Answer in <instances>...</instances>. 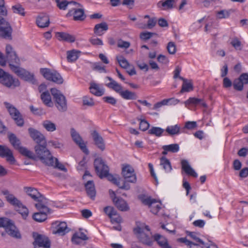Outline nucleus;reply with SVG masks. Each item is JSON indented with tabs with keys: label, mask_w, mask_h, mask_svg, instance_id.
Masks as SVG:
<instances>
[{
	"label": "nucleus",
	"mask_w": 248,
	"mask_h": 248,
	"mask_svg": "<svg viewBox=\"0 0 248 248\" xmlns=\"http://www.w3.org/2000/svg\"><path fill=\"white\" fill-rule=\"evenodd\" d=\"M56 36L59 40L62 41L73 43L76 40L74 35L64 32H57L56 33Z\"/></svg>",
	"instance_id": "nucleus-28"
},
{
	"label": "nucleus",
	"mask_w": 248,
	"mask_h": 248,
	"mask_svg": "<svg viewBox=\"0 0 248 248\" xmlns=\"http://www.w3.org/2000/svg\"><path fill=\"white\" fill-rule=\"evenodd\" d=\"M112 201L117 208L122 211H126L129 209L126 202L122 198L115 197L112 199Z\"/></svg>",
	"instance_id": "nucleus-24"
},
{
	"label": "nucleus",
	"mask_w": 248,
	"mask_h": 248,
	"mask_svg": "<svg viewBox=\"0 0 248 248\" xmlns=\"http://www.w3.org/2000/svg\"><path fill=\"white\" fill-rule=\"evenodd\" d=\"M49 166L53 167L55 168H58L60 170H63L64 171H66L67 169L63 165L61 164L59 162L58 159L57 158L54 157V165H49Z\"/></svg>",
	"instance_id": "nucleus-59"
},
{
	"label": "nucleus",
	"mask_w": 248,
	"mask_h": 248,
	"mask_svg": "<svg viewBox=\"0 0 248 248\" xmlns=\"http://www.w3.org/2000/svg\"><path fill=\"white\" fill-rule=\"evenodd\" d=\"M138 120L140 121L139 128L141 130L145 131L149 128L150 124L147 121L144 119L141 120L139 118H138Z\"/></svg>",
	"instance_id": "nucleus-54"
},
{
	"label": "nucleus",
	"mask_w": 248,
	"mask_h": 248,
	"mask_svg": "<svg viewBox=\"0 0 248 248\" xmlns=\"http://www.w3.org/2000/svg\"><path fill=\"white\" fill-rule=\"evenodd\" d=\"M153 237L154 240L156 241L157 244L161 248H172L169 245L168 240L166 237L159 234H155Z\"/></svg>",
	"instance_id": "nucleus-26"
},
{
	"label": "nucleus",
	"mask_w": 248,
	"mask_h": 248,
	"mask_svg": "<svg viewBox=\"0 0 248 248\" xmlns=\"http://www.w3.org/2000/svg\"><path fill=\"white\" fill-rule=\"evenodd\" d=\"M106 173L107 174L104 175V177H106L108 181L112 182L113 184L116 185L117 186H119V182L118 180L116 178H115L113 175L109 174V171H108V172Z\"/></svg>",
	"instance_id": "nucleus-63"
},
{
	"label": "nucleus",
	"mask_w": 248,
	"mask_h": 248,
	"mask_svg": "<svg viewBox=\"0 0 248 248\" xmlns=\"http://www.w3.org/2000/svg\"><path fill=\"white\" fill-rule=\"evenodd\" d=\"M83 105L88 107H93L94 105V102L93 98L85 96L83 97Z\"/></svg>",
	"instance_id": "nucleus-58"
},
{
	"label": "nucleus",
	"mask_w": 248,
	"mask_h": 248,
	"mask_svg": "<svg viewBox=\"0 0 248 248\" xmlns=\"http://www.w3.org/2000/svg\"><path fill=\"white\" fill-rule=\"evenodd\" d=\"M30 109L34 115H36L41 116L46 113L45 111L42 108H35L32 105L30 106Z\"/></svg>",
	"instance_id": "nucleus-50"
},
{
	"label": "nucleus",
	"mask_w": 248,
	"mask_h": 248,
	"mask_svg": "<svg viewBox=\"0 0 248 248\" xmlns=\"http://www.w3.org/2000/svg\"><path fill=\"white\" fill-rule=\"evenodd\" d=\"M45 206L47 210H46L45 207H40L36 208L40 211L39 212L35 213L32 215V218L37 222H42L45 221L47 218V214L50 213V209L47 207L48 203L45 204Z\"/></svg>",
	"instance_id": "nucleus-17"
},
{
	"label": "nucleus",
	"mask_w": 248,
	"mask_h": 248,
	"mask_svg": "<svg viewBox=\"0 0 248 248\" xmlns=\"http://www.w3.org/2000/svg\"><path fill=\"white\" fill-rule=\"evenodd\" d=\"M94 166L97 175L101 179L104 178V175L109 171L108 166L101 158H97L94 160Z\"/></svg>",
	"instance_id": "nucleus-12"
},
{
	"label": "nucleus",
	"mask_w": 248,
	"mask_h": 248,
	"mask_svg": "<svg viewBox=\"0 0 248 248\" xmlns=\"http://www.w3.org/2000/svg\"><path fill=\"white\" fill-rule=\"evenodd\" d=\"M6 60L9 63V67L11 70L12 65H18L20 64V59L13 48L10 45L6 46Z\"/></svg>",
	"instance_id": "nucleus-11"
},
{
	"label": "nucleus",
	"mask_w": 248,
	"mask_h": 248,
	"mask_svg": "<svg viewBox=\"0 0 248 248\" xmlns=\"http://www.w3.org/2000/svg\"><path fill=\"white\" fill-rule=\"evenodd\" d=\"M9 141L14 148L18 150L22 147L20 140L13 133H10L8 136Z\"/></svg>",
	"instance_id": "nucleus-33"
},
{
	"label": "nucleus",
	"mask_w": 248,
	"mask_h": 248,
	"mask_svg": "<svg viewBox=\"0 0 248 248\" xmlns=\"http://www.w3.org/2000/svg\"><path fill=\"white\" fill-rule=\"evenodd\" d=\"M165 130L168 135L170 136L176 135L180 132V126L178 124L168 126Z\"/></svg>",
	"instance_id": "nucleus-39"
},
{
	"label": "nucleus",
	"mask_w": 248,
	"mask_h": 248,
	"mask_svg": "<svg viewBox=\"0 0 248 248\" xmlns=\"http://www.w3.org/2000/svg\"><path fill=\"white\" fill-rule=\"evenodd\" d=\"M36 23L40 28H45L48 26L49 24V18L45 14H41L37 18Z\"/></svg>",
	"instance_id": "nucleus-30"
},
{
	"label": "nucleus",
	"mask_w": 248,
	"mask_h": 248,
	"mask_svg": "<svg viewBox=\"0 0 248 248\" xmlns=\"http://www.w3.org/2000/svg\"><path fill=\"white\" fill-rule=\"evenodd\" d=\"M24 190L33 201L37 202L35 204L36 208L45 207V209L47 210L45 205L48 203V200L44 197L36 188L26 186L24 187Z\"/></svg>",
	"instance_id": "nucleus-3"
},
{
	"label": "nucleus",
	"mask_w": 248,
	"mask_h": 248,
	"mask_svg": "<svg viewBox=\"0 0 248 248\" xmlns=\"http://www.w3.org/2000/svg\"><path fill=\"white\" fill-rule=\"evenodd\" d=\"M160 165L163 167L164 170L167 172H170L172 170L170 160L165 156H162L160 158Z\"/></svg>",
	"instance_id": "nucleus-42"
},
{
	"label": "nucleus",
	"mask_w": 248,
	"mask_h": 248,
	"mask_svg": "<svg viewBox=\"0 0 248 248\" xmlns=\"http://www.w3.org/2000/svg\"><path fill=\"white\" fill-rule=\"evenodd\" d=\"M164 130L159 127H152L148 130V134L159 137L162 135Z\"/></svg>",
	"instance_id": "nucleus-47"
},
{
	"label": "nucleus",
	"mask_w": 248,
	"mask_h": 248,
	"mask_svg": "<svg viewBox=\"0 0 248 248\" xmlns=\"http://www.w3.org/2000/svg\"><path fill=\"white\" fill-rule=\"evenodd\" d=\"M231 44L236 49L241 50V43L237 38H234L231 42Z\"/></svg>",
	"instance_id": "nucleus-62"
},
{
	"label": "nucleus",
	"mask_w": 248,
	"mask_h": 248,
	"mask_svg": "<svg viewBox=\"0 0 248 248\" xmlns=\"http://www.w3.org/2000/svg\"><path fill=\"white\" fill-rule=\"evenodd\" d=\"M47 143L36 144L34 146V151L39 159L46 165H54L53 157L47 148Z\"/></svg>",
	"instance_id": "nucleus-1"
},
{
	"label": "nucleus",
	"mask_w": 248,
	"mask_h": 248,
	"mask_svg": "<svg viewBox=\"0 0 248 248\" xmlns=\"http://www.w3.org/2000/svg\"><path fill=\"white\" fill-rule=\"evenodd\" d=\"M0 83L4 87L14 89L20 85L18 79L14 78L9 73L0 68Z\"/></svg>",
	"instance_id": "nucleus-4"
},
{
	"label": "nucleus",
	"mask_w": 248,
	"mask_h": 248,
	"mask_svg": "<svg viewBox=\"0 0 248 248\" xmlns=\"http://www.w3.org/2000/svg\"><path fill=\"white\" fill-rule=\"evenodd\" d=\"M12 10L14 13L18 14L21 16H25L24 9L20 4H16L12 6Z\"/></svg>",
	"instance_id": "nucleus-52"
},
{
	"label": "nucleus",
	"mask_w": 248,
	"mask_h": 248,
	"mask_svg": "<svg viewBox=\"0 0 248 248\" xmlns=\"http://www.w3.org/2000/svg\"><path fill=\"white\" fill-rule=\"evenodd\" d=\"M11 70L21 78L27 81L35 84L36 80L34 78L33 74L26 71L25 69L20 67L18 65H12Z\"/></svg>",
	"instance_id": "nucleus-9"
},
{
	"label": "nucleus",
	"mask_w": 248,
	"mask_h": 248,
	"mask_svg": "<svg viewBox=\"0 0 248 248\" xmlns=\"http://www.w3.org/2000/svg\"><path fill=\"white\" fill-rule=\"evenodd\" d=\"M41 99L43 103L48 107H52L53 106L51 97L48 91H45L41 94Z\"/></svg>",
	"instance_id": "nucleus-34"
},
{
	"label": "nucleus",
	"mask_w": 248,
	"mask_h": 248,
	"mask_svg": "<svg viewBox=\"0 0 248 248\" xmlns=\"http://www.w3.org/2000/svg\"><path fill=\"white\" fill-rule=\"evenodd\" d=\"M0 227L4 228L6 232L12 237L16 238L21 237V235L13 222L7 218H0Z\"/></svg>",
	"instance_id": "nucleus-5"
},
{
	"label": "nucleus",
	"mask_w": 248,
	"mask_h": 248,
	"mask_svg": "<svg viewBox=\"0 0 248 248\" xmlns=\"http://www.w3.org/2000/svg\"><path fill=\"white\" fill-rule=\"evenodd\" d=\"M120 95L123 98L126 100H135L138 98L136 93L128 90L122 91Z\"/></svg>",
	"instance_id": "nucleus-36"
},
{
	"label": "nucleus",
	"mask_w": 248,
	"mask_h": 248,
	"mask_svg": "<svg viewBox=\"0 0 248 248\" xmlns=\"http://www.w3.org/2000/svg\"><path fill=\"white\" fill-rule=\"evenodd\" d=\"M107 86L115 91L116 93H118L119 94H121L123 91L122 86L118 83L116 81H113L112 82H109L107 84Z\"/></svg>",
	"instance_id": "nucleus-45"
},
{
	"label": "nucleus",
	"mask_w": 248,
	"mask_h": 248,
	"mask_svg": "<svg viewBox=\"0 0 248 248\" xmlns=\"http://www.w3.org/2000/svg\"><path fill=\"white\" fill-rule=\"evenodd\" d=\"M1 193L5 196L6 201L16 208L22 205V202L13 194H11L9 190H3Z\"/></svg>",
	"instance_id": "nucleus-23"
},
{
	"label": "nucleus",
	"mask_w": 248,
	"mask_h": 248,
	"mask_svg": "<svg viewBox=\"0 0 248 248\" xmlns=\"http://www.w3.org/2000/svg\"><path fill=\"white\" fill-rule=\"evenodd\" d=\"M179 78L183 81V84L180 91L181 93L188 92L190 90H193V85L191 82H187V79L182 77H179Z\"/></svg>",
	"instance_id": "nucleus-44"
},
{
	"label": "nucleus",
	"mask_w": 248,
	"mask_h": 248,
	"mask_svg": "<svg viewBox=\"0 0 248 248\" xmlns=\"http://www.w3.org/2000/svg\"><path fill=\"white\" fill-rule=\"evenodd\" d=\"M156 33H155L144 31L140 33V37L141 40L146 41L150 39Z\"/></svg>",
	"instance_id": "nucleus-56"
},
{
	"label": "nucleus",
	"mask_w": 248,
	"mask_h": 248,
	"mask_svg": "<svg viewBox=\"0 0 248 248\" xmlns=\"http://www.w3.org/2000/svg\"><path fill=\"white\" fill-rule=\"evenodd\" d=\"M90 90L92 93L97 96H102L104 93V90L100 88L98 84L94 83L91 84Z\"/></svg>",
	"instance_id": "nucleus-35"
},
{
	"label": "nucleus",
	"mask_w": 248,
	"mask_h": 248,
	"mask_svg": "<svg viewBox=\"0 0 248 248\" xmlns=\"http://www.w3.org/2000/svg\"><path fill=\"white\" fill-rule=\"evenodd\" d=\"M108 25L105 22H103L95 25L93 31L94 34L98 36L102 35L104 31H108Z\"/></svg>",
	"instance_id": "nucleus-32"
},
{
	"label": "nucleus",
	"mask_w": 248,
	"mask_h": 248,
	"mask_svg": "<svg viewBox=\"0 0 248 248\" xmlns=\"http://www.w3.org/2000/svg\"><path fill=\"white\" fill-rule=\"evenodd\" d=\"M104 211L108 217L111 218L113 222L120 223L122 221V218L119 216H117V212L112 206H106L104 208Z\"/></svg>",
	"instance_id": "nucleus-22"
},
{
	"label": "nucleus",
	"mask_w": 248,
	"mask_h": 248,
	"mask_svg": "<svg viewBox=\"0 0 248 248\" xmlns=\"http://www.w3.org/2000/svg\"><path fill=\"white\" fill-rule=\"evenodd\" d=\"M167 48L168 52L170 54H174L176 52V47L174 43L172 42H170L168 43Z\"/></svg>",
	"instance_id": "nucleus-60"
},
{
	"label": "nucleus",
	"mask_w": 248,
	"mask_h": 248,
	"mask_svg": "<svg viewBox=\"0 0 248 248\" xmlns=\"http://www.w3.org/2000/svg\"><path fill=\"white\" fill-rule=\"evenodd\" d=\"M4 104L7 109L11 117L14 120L16 125L22 126L24 124V121L19 111L11 104L5 102Z\"/></svg>",
	"instance_id": "nucleus-7"
},
{
	"label": "nucleus",
	"mask_w": 248,
	"mask_h": 248,
	"mask_svg": "<svg viewBox=\"0 0 248 248\" xmlns=\"http://www.w3.org/2000/svg\"><path fill=\"white\" fill-rule=\"evenodd\" d=\"M102 99L105 102L113 106L117 103V100L112 96H104Z\"/></svg>",
	"instance_id": "nucleus-61"
},
{
	"label": "nucleus",
	"mask_w": 248,
	"mask_h": 248,
	"mask_svg": "<svg viewBox=\"0 0 248 248\" xmlns=\"http://www.w3.org/2000/svg\"><path fill=\"white\" fill-rule=\"evenodd\" d=\"M17 211L21 215L22 218L26 219L29 215V210L27 207L22 203L21 206H19L17 207Z\"/></svg>",
	"instance_id": "nucleus-49"
},
{
	"label": "nucleus",
	"mask_w": 248,
	"mask_h": 248,
	"mask_svg": "<svg viewBox=\"0 0 248 248\" xmlns=\"http://www.w3.org/2000/svg\"><path fill=\"white\" fill-rule=\"evenodd\" d=\"M41 74L47 80L55 82L58 84H61L63 79L61 75L56 71L49 68H41Z\"/></svg>",
	"instance_id": "nucleus-8"
},
{
	"label": "nucleus",
	"mask_w": 248,
	"mask_h": 248,
	"mask_svg": "<svg viewBox=\"0 0 248 248\" xmlns=\"http://www.w3.org/2000/svg\"><path fill=\"white\" fill-rule=\"evenodd\" d=\"M94 145L101 151L105 149V143L104 140L100 134L96 130H93L91 132Z\"/></svg>",
	"instance_id": "nucleus-20"
},
{
	"label": "nucleus",
	"mask_w": 248,
	"mask_h": 248,
	"mask_svg": "<svg viewBox=\"0 0 248 248\" xmlns=\"http://www.w3.org/2000/svg\"><path fill=\"white\" fill-rule=\"evenodd\" d=\"M181 165L182 169L186 173L193 177H197V173L195 172L194 169L191 167L188 162L186 160H182L181 161Z\"/></svg>",
	"instance_id": "nucleus-27"
},
{
	"label": "nucleus",
	"mask_w": 248,
	"mask_h": 248,
	"mask_svg": "<svg viewBox=\"0 0 248 248\" xmlns=\"http://www.w3.org/2000/svg\"><path fill=\"white\" fill-rule=\"evenodd\" d=\"M88 238L87 235L83 232H79V233H75L72 238V241L73 243L78 244L80 243V240H86Z\"/></svg>",
	"instance_id": "nucleus-43"
},
{
	"label": "nucleus",
	"mask_w": 248,
	"mask_h": 248,
	"mask_svg": "<svg viewBox=\"0 0 248 248\" xmlns=\"http://www.w3.org/2000/svg\"><path fill=\"white\" fill-rule=\"evenodd\" d=\"M244 84L242 81L238 78L235 79L233 81V86L235 90L239 91H241L243 89Z\"/></svg>",
	"instance_id": "nucleus-57"
},
{
	"label": "nucleus",
	"mask_w": 248,
	"mask_h": 248,
	"mask_svg": "<svg viewBox=\"0 0 248 248\" xmlns=\"http://www.w3.org/2000/svg\"><path fill=\"white\" fill-rule=\"evenodd\" d=\"M122 174L124 180L131 183H136L137 176L134 169L130 165L126 164L123 166Z\"/></svg>",
	"instance_id": "nucleus-13"
},
{
	"label": "nucleus",
	"mask_w": 248,
	"mask_h": 248,
	"mask_svg": "<svg viewBox=\"0 0 248 248\" xmlns=\"http://www.w3.org/2000/svg\"><path fill=\"white\" fill-rule=\"evenodd\" d=\"M18 151L21 155L30 159H35V156L33 153L25 147L22 146Z\"/></svg>",
	"instance_id": "nucleus-40"
},
{
	"label": "nucleus",
	"mask_w": 248,
	"mask_h": 248,
	"mask_svg": "<svg viewBox=\"0 0 248 248\" xmlns=\"http://www.w3.org/2000/svg\"><path fill=\"white\" fill-rule=\"evenodd\" d=\"M18 151L21 155L30 159H35V156L33 153L25 147L22 146Z\"/></svg>",
	"instance_id": "nucleus-41"
},
{
	"label": "nucleus",
	"mask_w": 248,
	"mask_h": 248,
	"mask_svg": "<svg viewBox=\"0 0 248 248\" xmlns=\"http://www.w3.org/2000/svg\"><path fill=\"white\" fill-rule=\"evenodd\" d=\"M54 228L53 233L64 235L70 231L65 222L56 221L52 224Z\"/></svg>",
	"instance_id": "nucleus-19"
},
{
	"label": "nucleus",
	"mask_w": 248,
	"mask_h": 248,
	"mask_svg": "<svg viewBox=\"0 0 248 248\" xmlns=\"http://www.w3.org/2000/svg\"><path fill=\"white\" fill-rule=\"evenodd\" d=\"M150 231L149 227L144 224H141L140 226L137 225L133 229L134 233L140 242L144 245L151 246L153 245V241L152 237L148 234L150 233Z\"/></svg>",
	"instance_id": "nucleus-2"
},
{
	"label": "nucleus",
	"mask_w": 248,
	"mask_h": 248,
	"mask_svg": "<svg viewBox=\"0 0 248 248\" xmlns=\"http://www.w3.org/2000/svg\"><path fill=\"white\" fill-rule=\"evenodd\" d=\"M186 106L189 105H193L194 106L201 105L204 108H207V105L204 101L203 99L197 98L196 97H190L185 102Z\"/></svg>",
	"instance_id": "nucleus-29"
},
{
	"label": "nucleus",
	"mask_w": 248,
	"mask_h": 248,
	"mask_svg": "<svg viewBox=\"0 0 248 248\" xmlns=\"http://www.w3.org/2000/svg\"><path fill=\"white\" fill-rule=\"evenodd\" d=\"M69 3H73L75 5H78L79 6H80V4L79 3H77L74 1H67V0H63L62 1H60L57 4L58 7L62 10H65L68 4Z\"/></svg>",
	"instance_id": "nucleus-51"
},
{
	"label": "nucleus",
	"mask_w": 248,
	"mask_h": 248,
	"mask_svg": "<svg viewBox=\"0 0 248 248\" xmlns=\"http://www.w3.org/2000/svg\"><path fill=\"white\" fill-rule=\"evenodd\" d=\"M78 51L76 50L68 51L67 52V58L69 62H73L76 61L78 58Z\"/></svg>",
	"instance_id": "nucleus-46"
},
{
	"label": "nucleus",
	"mask_w": 248,
	"mask_h": 248,
	"mask_svg": "<svg viewBox=\"0 0 248 248\" xmlns=\"http://www.w3.org/2000/svg\"><path fill=\"white\" fill-rule=\"evenodd\" d=\"M70 134L72 140L79 146L82 151L85 154L88 155L89 151L79 134L74 128H71Z\"/></svg>",
	"instance_id": "nucleus-14"
},
{
	"label": "nucleus",
	"mask_w": 248,
	"mask_h": 248,
	"mask_svg": "<svg viewBox=\"0 0 248 248\" xmlns=\"http://www.w3.org/2000/svg\"><path fill=\"white\" fill-rule=\"evenodd\" d=\"M178 0H160L157 3V6L162 10H168L174 8V4Z\"/></svg>",
	"instance_id": "nucleus-25"
},
{
	"label": "nucleus",
	"mask_w": 248,
	"mask_h": 248,
	"mask_svg": "<svg viewBox=\"0 0 248 248\" xmlns=\"http://www.w3.org/2000/svg\"><path fill=\"white\" fill-rule=\"evenodd\" d=\"M28 132L30 137L37 144L46 142L45 136L38 130L30 127L28 129Z\"/></svg>",
	"instance_id": "nucleus-18"
},
{
	"label": "nucleus",
	"mask_w": 248,
	"mask_h": 248,
	"mask_svg": "<svg viewBox=\"0 0 248 248\" xmlns=\"http://www.w3.org/2000/svg\"><path fill=\"white\" fill-rule=\"evenodd\" d=\"M142 202L145 205L149 206L151 212L154 214H157L161 208V203L160 202L158 203L155 199H152L151 197L143 199Z\"/></svg>",
	"instance_id": "nucleus-21"
},
{
	"label": "nucleus",
	"mask_w": 248,
	"mask_h": 248,
	"mask_svg": "<svg viewBox=\"0 0 248 248\" xmlns=\"http://www.w3.org/2000/svg\"><path fill=\"white\" fill-rule=\"evenodd\" d=\"M32 236L34 239L33 243L34 248H50L51 243L48 237L35 232H33Z\"/></svg>",
	"instance_id": "nucleus-10"
},
{
	"label": "nucleus",
	"mask_w": 248,
	"mask_h": 248,
	"mask_svg": "<svg viewBox=\"0 0 248 248\" xmlns=\"http://www.w3.org/2000/svg\"><path fill=\"white\" fill-rule=\"evenodd\" d=\"M73 19L75 21H83L86 16L83 9H74Z\"/></svg>",
	"instance_id": "nucleus-38"
},
{
	"label": "nucleus",
	"mask_w": 248,
	"mask_h": 248,
	"mask_svg": "<svg viewBox=\"0 0 248 248\" xmlns=\"http://www.w3.org/2000/svg\"><path fill=\"white\" fill-rule=\"evenodd\" d=\"M116 59L120 66L124 69H127L130 67V64L122 56H117Z\"/></svg>",
	"instance_id": "nucleus-48"
},
{
	"label": "nucleus",
	"mask_w": 248,
	"mask_h": 248,
	"mask_svg": "<svg viewBox=\"0 0 248 248\" xmlns=\"http://www.w3.org/2000/svg\"><path fill=\"white\" fill-rule=\"evenodd\" d=\"M0 157L6 158V161L11 164H14L16 162L12 150L6 145H0Z\"/></svg>",
	"instance_id": "nucleus-16"
},
{
	"label": "nucleus",
	"mask_w": 248,
	"mask_h": 248,
	"mask_svg": "<svg viewBox=\"0 0 248 248\" xmlns=\"http://www.w3.org/2000/svg\"><path fill=\"white\" fill-rule=\"evenodd\" d=\"M50 92L58 109L61 112L65 111L67 108L65 97L60 91L55 88H52Z\"/></svg>",
	"instance_id": "nucleus-6"
},
{
	"label": "nucleus",
	"mask_w": 248,
	"mask_h": 248,
	"mask_svg": "<svg viewBox=\"0 0 248 248\" xmlns=\"http://www.w3.org/2000/svg\"><path fill=\"white\" fill-rule=\"evenodd\" d=\"M93 69L94 70H97L100 72H106L105 66H102L99 63H94L93 65Z\"/></svg>",
	"instance_id": "nucleus-64"
},
{
	"label": "nucleus",
	"mask_w": 248,
	"mask_h": 248,
	"mask_svg": "<svg viewBox=\"0 0 248 248\" xmlns=\"http://www.w3.org/2000/svg\"><path fill=\"white\" fill-rule=\"evenodd\" d=\"M231 10H223L217 12V17L219 19L228 18L230 15Z\"/></svg>",
	"instance_id": "nucleus-55"
},
{
	"label": "nucleus",
	"mask_w": 248,
	"mask_h": 248,
	"mask_svg": "<svg viewBox=\"0 0 248 248\" xmlns=\"http://www.w3.org/2000/svg\"><path fill=\"white\" fill-rule=\"evenodd\" d=\"M42 125L47 132H54L56 130V125L50 120H46L43 121Z\"/></svg>",
	"instance_id": "nucleus-37"
},
{
	"label": "nucleus",
	"mask_w": 248,
	"mask_h": 248,
	"mask_svg": "<svg viewBox=\"0 0 248 248\" xmlns=\"http://www.w3.org/2000/svg\"><path fill=\"white\" fill-rule=\"evenodd\" d=\"M86 193L92 200H94L96 195L94 185L93 181H88L85 185Z\"/></svg>",
	"instance_id": "nucleus-31"
},
{
	"label": "nucleus",
	"mask_w": 248,
	"mask_h": 248,
	"mask_svg": "<svg viewBox=\"0 0 248 248\" xmlns=\"http://www.w3.org/2000/svg\"><path fill=\"white\" fill-rule=\"evenodd\" d=\"M167 149L166 150L169 151V152L172 153H175L179 150V145L178 144L174 143L170 145H165Z\"/></svg>",
	"instance_id": "nucleus-53"
},
{
	"label": "nucleus",
	"mask_w": 248,
	"mask_h": 248,
	"mask_svg": "<svg viewBox=\"0 0 248 248\" xmlns=\"http://www.w3.org/2000/svg\"><path fill=\"white\" fill-rule=\"evenodd\" d=\"M12 32V28L10 24L0 16V36L11 39Z\"/></svg>",
	"instance_id": "nucleus-15"
}]
</instances>
